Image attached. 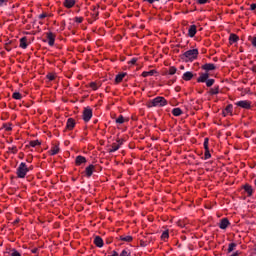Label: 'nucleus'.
Returning <instances> with one entry per match:
<instances>
[{
    "label": "nucleus",
    "mask_w": 256,
    "mask_h": 256,
    "mask_svg": "<svg viewBox=\"0 0 256 256\" xmlns=\"http://www.w3.org/2000/svg\"><path fill=\"white\" fill-rule=\"evenodd\" d=\"M204 159L205 160L211 159V152H209V150H205Z\"/></svg>",
    "instance_id": "obj_39"
},
{
    "label": "nucleus",
    "mask_w": 256,
    "mask_h": 256,
    "mask_svg": "<svg viewBox=\"0 0 256 256\" xmlns=\"http://www.w3.org/2000/svg\"><path fill=\"white\" fill-rule=\"evenodd\" d=\"M177 73V68L175 66H171L168 70V75H175Z\"/></svg>",
    "instance_id": "obj_32"
},
{
    "label": "nucleus",
    "mask_w": 256,
    "mask_h": 256,
    "mask_svg": "<svg viewBox=\"0 0 256 256\" xmlns=\"http://www.w3.org/2000/svg\"><path fill=\"white\" fill-rule=\"evenodd\" d=\"M90 87L93 89V91H97L99 89V86H97V83L95 82H91Z\"/></svg>",
    "instance_id": "obj_38"
},
{
    "label": "nucleus",
    "mask_w": 256,
    "mask_h": 256,
    "mask_svg": "<svg viewBox=\"0 0 256 256\" xmlns=\"http://www.w3.org/2000/svg\"><path fill=\"white\" fill-rule=\"evenodd\" d=\"M219 85H215L209 90V95H219Z\"/></svg>",
    "instance_id": "obj_20"
},
{
    "label": "nucleus",
    "mask_w": 256,
    "mask_h": 256,
    "mask_svg": "<svg viewBox=\"0 0 256 256\" xmlns=\"http://www.w3.org/2000/svg\"><path fill=\"white\" fill-rule=\"evenodd\" d=\"M94 245H96V247H99V248L103 247L104 245L103 238H101V236H96L94 238Z\"/></svg>",
    "instance_id": "obj_15"
},
{
    "label": "nucleus",
    "mask_w": 256,
    "mask_h": 256,
    "mask_svg": "<svg viewBox=\"0 0 256 256\" xmlns=\"http://www.w3.org/2000/svg\"><path fill=\"white\" fill-rule=\"evenodd\" d=\"M120 256H131V251L124 249L122 250V252L120 253Z\"/></svg>",
    "instance_id": "obj_36"
},
{
    "label": "nucleus",
    "mask_w": 256,
    "mask_h": 256,
    "mask_svg": "<svg viewBox=\"0 0 256 256\" xmlns=\"http://www.w3.org/2000/svg\"><path fill=\"white\" fill-rule=\"evenodd\" d=\"M29 145L30 147H39V145H41V142H39V140H33L30 141Z\"/></svg>",
    "instance_id": "obj_29"
},
{
    "label": "nucleus",
    "mask_w": 256,
    "mask_h": 256,
    "mask_svg": "<svg viewBox=\"0 0 256 256\" xmlns=\"http://www.w3.org/2000/svg\"><path fill=\"white\" fill-rule=\"evenodd\" d=\"M140 245H141V247H146L147 246V244H145V242L143 240L140 241Z\"/></svg>",
    "instance_id": "obj_53"
},
{
    "label": "nucleus",
    "mask_w": 256,
    "mask_h": 256,
    "mask_svg": "<svg viewBox=\"0 0 256 256\" xmlns=\"http://www.w3.org/2000/svg\"><path fill=\"white\" fill-rule=\"evenodd\" d=\"M197 55H199V50L192 49L184 52L181 55V59H183L184 61H195V59L197 58Z\"/></svg>",
    "instance_id": "obj_2"
},
{
    "label": "nucleus",
    "mask_w": 256,
    "mask_h": 256,
    "mask_svg": "<svg viewBox=\"0 0 256 256\" xmlns=\"http://www.w3.org/2000/svg\"><path fill=\"white\" fill-rule=\"evenodd\" d=\"M255 9H256V4L255 3L251 4L250 5V10L255 11Z\"/></svg>",
    "instance_id": "obj_47"
},
{
    "label": "nucleus",
    "mask_w": 256,
    "mask_h": 256,
    "mask_svg": "<svg viewBox=\"0 0 256 256\" xmlns=\"http://www.w3.org/2000/svg\"><path fill=\"white\" fill-rule=\"evenodd\" d=\"M209 79V73H201L197 78V83H205Z\"/></svg>",
    "instance_id": "obj_11"
},
{
    "label": "nucleus",
    "mask_w": 256,
    "mask_h": 256,
    "mask_svg": "<svg viewBox=\"0 0 256 256\" xmlns=\"http://www.w3.org/2000/svg\"><path fill=\"white\" fill-rule=\"evenodd\" d=\"M120 145L113 144L112 148L109 150V153H115V151H119Z\"/></svg>",
    "instance_id": "obj_30"
},
{
    "label": "nucleus",
    "mask_w": 256,
    "mask_h": 256,
    "mask_svg": "<svg viewBox=\"0 0 256 256\" xmlns=\"http://www.w3.org/2000/svg\"><path fill=\"white\" fill-rule=\"evenodd\" d=\"M167 99L163 96H157L156 98L148 102V107H165L167 105Z\"/></svg>",
    "instance_id": "obj_1"
},
{
    "label": "nucleus",
    "mask_w": 256,
    "mask_h": 256,
    "mask_svg": "<svg viewBox=\"0 0 256 256\" xmlns=\"http://www.w3.org/2000/svg\"><path fill=\"white\" fill-rule=\"evenodd\" d=\"M120 241H125L126 243H131V241H133V236H120Z\"/></svg>",
    "instance_id": "obj_24"
},
{
    "label": "nucleus",
    "mask_w": 256,
    "mask_h": 256,
    "mask_svg": "<svg viewBox=\"0 0 256 256\" xmlns=\"http://www.w3.org/2000/svg\"><path fill=\"white\" fill-rule=\"evenodd\" d=\"M12 151H14V153H17V147L12 148Z\"/></svg>",
    "instance_id": "obj_57"
},
{
    "label": "nucleus",
    "mask_w": 256,
    "mask_h": 256,
    "mask_svg": "<svg viewBox=\"0 0 256 256\" xmlns=\"http://www.w3.org/2000/svg\"><path fill=\"white\" fill-rule=\"evenodd\" d=\"M123 141H124L123 139H118L117 140V143H118L117 145H120V146L123 145Z\"/></svg>",
    "instance_id": "obj_50"
},
{
    "label": "nucleus",
    "mask_w": 256,
    "mask_h": 256,
    "mask_svg": "<svg viewBox=\"0 0 256 256\" xmlns=\"http://www.w3.org/2000/svg\"><path fill=\"white\" fill-rule=\"evenodd\" d=\"M11 126L6 127V131H11Z\"/></svg>",
    "instance_id": "obj_56"
},
{
    "label": "nucleus",
    "mask_w": 256,
    "mask_h": 256,
    "mask_svg": "<svg viewBox=\"0 0 256 256\" xmlns=\"http://www.w3.org/2000/svg\"><path fill=\"white\" fill-rule=\"evenodd\" d=\"M229 113H233V104L227 105L226 108L222 111V115L224 117H227V115H229Z\"/></svg>",
    "instance_id": "obj_13"
},
{
    "label": "nucleus",
    "mask_w": 256,
    "mask_h": 256,
    "mask_svg": "<svg viewBox=\"0 0 256 256\" xmlns=\"http://www.w3.org/2000/svg\"><path fill=\"white\" fill-rule=\"evenodd\" d=\"M108 256H119V253H117V251L114 250V251L112 252V255H108Z\"/></svg>",
    "instance_id": "obj_52"
},
{
    "label": "nucleus",
    "mask_w": 256,
    "mask_h": 256,
    "mask_svg": "<svg viewBox=\"0 0 256 256\" xmlns=\"http://www.w3.org/2000/svg\"><path fill=\"white\" fill-rule=\"evenodd\" d=\"M238 255H241V252L236 251V252H234L231 256H238Z\"/></svg>",
    "instance_id": "obj_54"
},
{
    "label": "nucleus",
    "mask_w": 256,
    "mask_h": 256,
    "mask_svg": "<svg viewBox=\"0 0 256 256\" xmlns=\"http://www.w3.org/2000/svg\"><path fill=\"white\" fill-rule=\"evenodd\" d=\"M75 3L76 1L75 0H64V7H66V9H71L73 7H75Z\"/></svg>",
    "instance_id": "obj_14"
},
{
    "label": "nucleus",
    "mask_w": 256,
    "mask_h": 256,
    "mask_svg": "<svg viewBox=\"0 0 256 256\" xmlns=\"http://www.w3.org/2000/svg\"><path fill=\"white\" fill-rule=\"evenodd\" d=\"M169 237V230H165L162 235H161V239L163 241H165L167 238Z\"/></svg>",
    "instance_id": "obj_34"
},
{
    "label": "nucleus",
    "mask_w": 256,
    "mask_h": 256,
    "mask_svg": "<svg viewBox=\"0 0 256 256\" xmlns=\"http://www.w3.org/2000/svg\"><path fill=\"white\" fill-rule=\"evenodd\" d=\"M199 5H205V3H208L209 0H196Z\"/></svg>",
    "instance_id": "obj_43"
},
{
    "label": "nucleus",
    "mask_w": 256,
    "mask_h": 256,
    "mask_svg": "<svg viewBox=\"0 0 256 256\" xmlns=\"http://www.w3.org/2000/svg\"><path fill=\"white\" fill-rule=\"evenodd\" d=\"M46 35L48 39V45H50V47H53L55 45V34H53V32H48L46 33Z\"/></svg>",
    "instance_id": "obj_7"
},
{
    "label": "nucleus",
    "mask_w": 256,
    "mask_h": 256,
    "mask_svg": "<svg viewBox=\"0 0 256 256\" xmlns=\"http://www.w3.org/2000/svg\"><path fill=\"white\" fill-rule=\"evenodd\" d=\"M75 119L73 118H68L67 123H66V129H68L69 131H73V129H75Z\"/></svg>",
    "instance_id": "obj_9"
},
{
    "label": "nucleus",
    "mask_w": 256,
    "mask_h": 256,
    "mask_svg": "<svg viewBox=\"0 0 256 256\" xmlns=\"http://www.w3.org/2000/svg\"><path fill=\"white\" fill-rule=\"evenodd\" d=\"M20 47L22 49H27V37H23L20 39Z\"/></svg>",
    "instance_id": "obj_23"
},
{
    "label": "nucleus",
    "mask_w": 256,
    "mask_h": 256,
    "mask_svg": "<svg viewBox=\"0 0 256 256\" xmlns=\"http://www.w3.org/2000/svg\"><path fill=\"white\" fill-rule=\"evenodd\" d=\"M143 1L146 2V3H150V5H153V3H157L161 0H143Z\"/></svg>",
    "instance_id": "obj_42"
},
{
    "label": "nucleus",
    "mask_w": 256,
    "mask_h": 256,
    "mask_svg": "<svg viewBox=\"0 0 256 256\" xmlns=\"http://www.w3.org/2000/svg\"><path fill=\"white\" fill-rule=\"evenodd\" d=\"M59 153V146H53L50 150V155H57Z\"/></svg>",
    "instance_id": "obj_26"
},
{
    "label": "nucleus",
    "mask_w": 256,
    "mask_h": 256,
    "mask_svg": "<svg viewBox=\"0 0 256 256\" xmlns=\"http://www.w3.org/2000/svg\"><path fill=\"white\" fill-rule=\"evenodd\" d=\"M47 79H49L50 81H55V75L54 74H51V73H49V74H47Z\"/></svg>",
    "instance_id": "obj_41"
},
{
    "label": "nucleus",
    "mask_w": 256,
    "mask_h": 256,
    "mask_svg": "<svg viewBox=\"0 0 256 256\" xmlns=\"http://www.w3.org/2000/svg\"><path fill=\"white\" fill-rule=\"evenodd\" d=\"M235 247H237L236 243H230L228 246V253H232V251H235Z\"/></svg>",
    "instance_id": "obj_31"
},
{
    "label": "nucleus",
    "mask_w": 256,
    "mask_h": 256,
    "mask_svg": "<svg viewBox=\"0 0 256 256\" xmlns=\"http://www.w3.org/2000/svg\"><path fill=\"white\" fill-rule=\"evenodd\" d=\"M126 75H127V73L117 74L115 77V83H121V81H123V79H125Z\"/></svg>",
    "instance_id": "obj_18"
},
{
    "label": "nucleus",
    "mask_w": 256,
    "mask_h": 256,
    "mask_svg": "<svg viewBox=\"0 0 256 256\" xmlns=\"http://www.w3.org/2000/svg\"><path fill=\"white\" fill-rule=\"evenodd\" d=\"M94 171H95V165L90 164L88 167L85 168L84 173L86 177L89 179L93 175Z\"/></svg>",
    "instance_id": "obj_6"
},
{
    "label": "nucleus",
    "mask_w": 256,
    "mask_h": 256,
    "mask_svg": "<svg viewBox=\"0 0 256 256\" xmlns=\"http://www.w3.org/2000/svg\"><path fill=\"white\" fill-rule=\"evenodd\" d=\"M244 190L247 192L248 197H251V195H253V187H251V185H244Z\"/></svg>",
    "instance_id": "obj_21"
},
{
    "label": "nucleus",
    "mask_w": 256,
    "mask_h": 256,
    "mask_svg": "<svg viewBox=\"0 0 256 256\" xmlns=\"http://www.w3.org/2000/svg\"><path fill=\"white\" fill-rule=\"evenodd\" d=\"M45 17H47L46 13H42L39 15V19H45Z\"/></svg>",
    "instance_id": "obj_49"
},
{
    "label": "nucleus",
    "mask_w": 256,
    "mask_h": 256,
    "mask_svg": "<svg viewBox=\"0 0 256 256\" xmlns=\"http://www.w3.org/2000/svg\"><path fill=\"white\" fill-rule=\"evenodd\" d=\"M129 63L135 65V63H137V58H132Z\"/></svg>",
    "instance_id": "obj_46"
},
{
    "label": "nucleus",
    "mask_w": 256,
    "mask_h": 256,
    "mask_svg": "<svg viewBox=\"0 0 256 256\" xmlns=\"http://www.w3.org/2000/svg\"><path fill=\"white\" fill-rule=\"evenodd\" d=\"M13 99H16V100H21V93L19 92H14L13 95H12Z\"/></svg>",
    "instance_id": "obj_35"
},
{
    "label": "nucleus",
    "mask_w": 256,
    "mask_h": 256,
    "mask_svg": "<svg viewBox=\"0 0 256 256\" xmlns=\"http://www.w3.org/2000/svg\"><path fill=\"white\" fill-rule=\"evenodd\" d=\"M85 163H87V158L82 155L76 157L75 164L77 165V167L84 165Z\"/></svg>",
    "instance_id": "obj_8"
},
{
    "label": "nucleus",
    "mask_w": 256,
    "mask_h": 256,
    "mask_svg": "<svg viewBox=\"0 0 256 256\" xmlns=\"http://www.w3.org/2000/svg\"><path fill=\"white\" fill-rule=\"evenodd\" d=\"M181 69H185V67H184V66H181Z\"/></svg>",
    "instance_id": "obj_58"
},
{
    "label": "nucleus",
    "mask_w": 256,
    "mask_h": 256,
    "mask_svg": "<svg viewBox=\"0 0 256 256\" xmlns=\"http://www.w3.org/2000/svg\"><path fill=\"white\" fill-rule=\"evenodd\" d=\"M196 34H197V26L191 25L188 30L189 37H195Z\"/></svg>",
    "instance_id": "obj_16"
},
{
    "label": "nucleus",
    "mask_w": 256,
    "mask_h": 256,
    "mask_svg": "<svg viewBox=\"0 0 256 256\" xmlns=\"http://www.w3.org/2000/svg\"><path fill=\"white\" fill-rule=\"evenodd\" d=\"M229 225H231V223L229 222V219L227 218H222L220 220V223H219V227L221 229H227L229 227Z\"/></svg>",
    "instance_id": "obj_12"
},
{
    "label": "nucleus",
    "mask_w": 256,
    "mask_h": 256,
    "mask_svg": "<svg viewBox=\"0 0 256 256\" xmlns=\"http://www.w3.org/2000/svg\"><path fill=\"white\" fill-rule=\"evenodd\" d=\"M251 43H252L253 47H256V37L252 38Z\"/></svg>",
    "instance_id": "obj_48"
},
{
    "label": "nucleus",
    "mask_w": 256,
    "mask_h": 256,
    "mask_svg": "<svg viewBox=\"0 0 256 256\" xmlns=\"http://www.w3.org/2000/svg\"><path fill=\"white\" fill-rule=\"evenodd\" d=\"M31 253H33L34 255H37V253H39V248L32 249Z\"/></svg>",
    "instance_id": "obj_45"
},
{
    "label": "nucleus",
    "mask_w": 256,
    "mask_h": 256,
    "mask_svg": "<svg viewBox=\"0 0 256 256\" xmlns=\"http://www.w3.org/2000/svg\"><path fill=\"white\" fill-rule=\"evenodd\" d=\"M116 123H118V125H123V123H125V117H123V115H120V116L116 119Z\"/></svg>",
    "instance_id": "obj_28"
},
{
    "label": "nucleus",
    "mask_w": 256,
    "mask_h": 256,
    "mask_svg": "<svg viewBox=\"0 0 256 256\" xmlns=\"http://www.w3.org/2000/svg\"><path fill=\"white\" fill-rule=\"evenodd\" d=\"M230 45H233V43H237L239 41V36L236 34H230L229 36Z\"/></svg>",
    "instance_id": "obj_19"
},
{
    "label": "nucleus",
    "mask_w": 256,
    "mask_h": 256,
    "mask_svg": "<svg viewBox=\"0 0 256 256\" xmlns=\"http://www.w3.org/2000/svg\"><path fill=\"white\" fill-rule=\"evenodd\" d=\"M182 79H184V81H191V79H193V72H185L182 76Z\"/></svg>",
    "instance_id": "obj_17"
},
{
    "label": "nucleus",
    "mask_w": 256,
    "mask_h": 256,
    "mask_svg": "<svg viewBox=\"0 0 256 256\" xmlns=\"http://www.w3.org/2000/svg\"><path fill=\"white\" fill-rule=\"evenodd\" d=\"M202 69L204 71H215V69H217V66H215V64L213 63H206L204 65H202Z\"/></svg>",
    "instance_id": "obj_10"
},
{
    "label": "nucleus",
    "mask_w": 256,
    "mask_h": 256,
    "mask_svg": "<svg viewBox=\"0 0 256 256\" xmlns=\"http://www.w3.org/2000/svg\"><path fill=\"white\" fill-rule=\"evenodd\" d=\"M75 21H76V23H83V18H81V17H76V18H75Z\"/></svg>",
    "instance_id": "obj_44"
},
{
    "label": "nucleus",
    "mask_w": 256,
    "mask_h": 256,
    "mask_svg": "<svg viewBox=\"0 0 256 256\" xmlns=\"http://www.w3.org/2000/svg\"><path fill=\"white\" fill-rule=\"evenodd\" d=\"M237 107H241L242 109H249L251 107V102L248 100H241L235 103Z\"/></svg>",
    "instance_id": "obj_5"
},
{
    "label": "nucleus",
    "mask_w": 256,
    "mask_h": 256,
    "mask_svg": "<svg viewBox=\"0 0 256 256\" xmlns=\"http://www.w3.org/2000/svg\"><path fill=\"white\" fill-rule=\"evenodd\" d=\"M204 149L205 151L209 150V138L204 139Z\"/></svg>",
    "instance_id": "obj_37"
},
{
    "label": "nucleus",
    "mask_w": 256,
    "mask_h": 256,
    "mask_svg": "<svg viewBox=\"0 0 256 256\" xmlns=\"http://www.w3.org/2000/svg\"><path fill=\"white\" fill-rule=\"evenodd\" d=\"M91 117H93V110H91V108H85L83 111V121H85V123H89V121H91Z\"/></svg>",
    "instance_id": "obj_4"
},
{
    "label": "nucleus",
    "mask_w": 256,
    "mask_h": 256,
    "mask_svg": "<svg viewBox=\"0 0 256 256\" xmlns=\"http://www.w3.org/2000/svg\"><path fill=\"white\" fill-rule=\"evenodd\" d=\"M10 256H21V253L17 249L13 248L10 250Z\"/></svg>",
    "instance_id": "obj_33"
},
{
    "label": "nucleus",
    "mask_w": 256,
    "mask_h": 256,
    "mask_svg": "<svg viewBox=\"0 0 256 256\" xmlns=\"http://www.w3.org/2000/svg\"><path fill=\"white\" fill-rule=\"evenodd\" d=\"M252 71L256 73V64L252 67Z\"/></svg>",
    "instance_id": "obj_55"
},
{
    "label": "nucleus",
    "mask_w": 256,
    "mask_h": 256,
    "mask_svg": "<svg viewBox=\"0 0 256 256\" xmlns=\"http://www.w3.org/2000/svg\"><path fill=\"white\" fill-rule=\"evenodd\" d=\"M205 83L207 87H213V85H215V79L208 78Z\"/></svg>",
    "instance_id": "obj_27"
},
{
    "label": "nucleus",
    "mask_w": 256,
    "mask_h": 256,
    "mask_svg": "<svg viewBox=\"0 0 256 256\" xmlns=\"http://www.w3.org/2000/svg\"><path fill=\"white\" fill-rule=\"evenodd\" d=\"M214 61H217V58H214Z\"/></svg>",
    "instance_id": "obj_59"
},
{
    "label": "nucleus",
    "mask_w": 256,
    "mask_h": 256,
    "mask_svg": "<svg viewBox=\"0 0 256 256\" xmlns=\"http://www.w3.org/2000/svg\"><path fill=\"white\" fill-rule=\"evenodd\" d=\"M7 3H9V0H0V7H6Z\"/></svg>",
    "instance_id": "obj_40"
},
{
    "label": "nucleus",
    "mask_w": 256,
    "mask_h": 256,
    "mask_svg": "<svg viewBox=\"0 0 256 256\" xmlns=\"http://www.w3.org/2000/svg\"><path fill=\"white\" fill-rule=\"evenodd\" d=\"M5 49H6V51H11V46H9V44H6V46H5Z\"/></svg>",
    "instance_id": "obj_51"
},
{
    "label": "nucleus",
    "mask_w": 256,
    "mask_h": 256,
    "mask_svg": "<svg viewBox=\"0 0 256 256\" xmlns=\"http://www.w3.org/2000/svg\"><path fill=\"white\" fill-rule=\"evenodd\" d=\"M29 173V167L25 162H21L16 170V175L19 179H25V176Z\"/></svg>",
    "instance_id": "obj_3"
},
{
    "label": "nucleus",
    "mask_w": 256,
    "mask_h": 256,
    "mask_svg": "<svg viewBox=\"0 0 256 256\" xmlns=\"http://www.w3.org/2000/svg\"><path fill=\"white\" fill-rule=\"evenodd\" d=\"M153 75H155V70H150V71H144L142 73V77H153Z\"/></svg>",
    "instance_id": "obj_25"
},
{
    "label": "nucleus",
    "mask_w": 256,
    "mask_h": 256,
    "mask_svg": "<svg viewBox=\"0 0 256 256\" xmlns=\"http://www.w3.org/2000/svg\"><path fill=\"white\" fill-rule=\"evenodd\" d=\"M172 115H174V117H180V115H183V110H181V108H174Z\"/></svg>",
    "instance_id": "obj_22"
}]
</instances>
